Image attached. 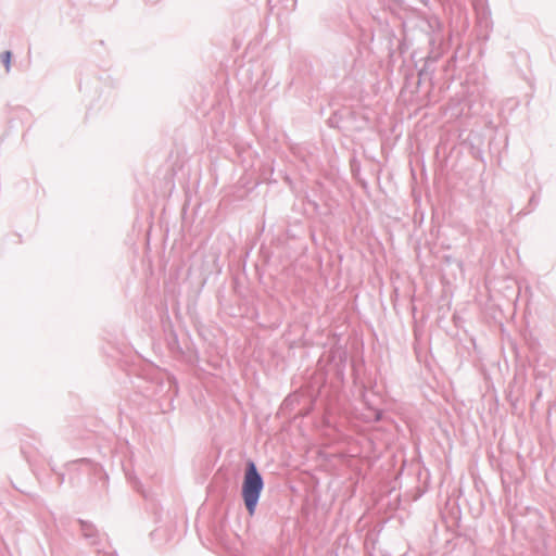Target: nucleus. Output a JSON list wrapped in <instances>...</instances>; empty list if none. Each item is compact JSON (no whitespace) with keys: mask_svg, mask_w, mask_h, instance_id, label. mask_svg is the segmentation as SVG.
<instances>
[{"mask_svg":"<svg viewBox=\"0 0 556 556\" xmlns=\"http://www.w3.org/2000/svg\"><path fill=\"white\" fill-rule=\"evenodd\" d=\"M1 58H2V61H3L4 65H5V67H7V71H9L10 70V63H11V52L10 51L3 52Z\"/></svg>","mask_w":556,"mask_h":556,"instance_id":"obj_2","label":"nucleus"},{"mask_svg":"<svg viewBox=\"0 0 556 556\" xmlns=\"http://www.w3.org/2000/svg\"><path fill=\"white\" fill-rule=\"evenodd\" d=\"M264 488L262 476L253 462H249L242 482V498L250 514L253 516Z\"/></svg>","mask_w":556,"mask_h":556,"instance_id":"obj_1","label":"nucleus"}]
</instances>
